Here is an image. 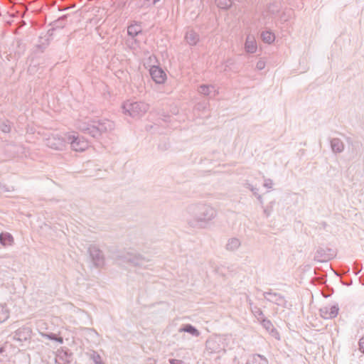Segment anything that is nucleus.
<instances>
[{
  "label": "nucleus",
  "mask_w": 364,
  "mask_h": 364,
  "mask_svg": "<svg viewBox=\"0 0 364 364\" xmlns=\"http://www.w3.org/2000/svg\"><path fill=\"white\" fill-rule=\"evenodd\" d=\"M188 224L193 228H205L217 215V210L210 205L192 204L187 207Z\"/></svg>",
  "instance_id": "nucleus-1"
},
{
  "label": "nucleus",
  "mask_w": 364,
  "mask_h": 364,
  "mask_svg": "<svg viewBox=\"0 0 364 364\" xmlns=\"http://www.w3.org/2000/svg\"><path fill=\"white\" fill-rule=\"evenodd\" d=\"M114 127V123L108 119L98 121L79 119L76 122V127L78 129L94 138H98L102 134L112 131Z\"/></svg>",
  "instance_id": "nucleus-2"
},
{
  "label": "nucleus",
  "mask_w": 364,
  "mask_h": 364,
  "mask_svg": "<svg viewBox=\"0 0 364 364\" xmlns=\"http://www.w3.org/2000/svg\"><path fill=\"white\" fill-rule=\"evenodd\" d=\"M149 109V105L144 102L127 100L122 105V112L132 118H139Z\"/></svg>",
  "instance_id": "nucleus-3"
},
{
  "label": "nucleus",
  "mask_w": 364,
  "mask_h": 364,
  "mask_svg": "<svg viewBox=\"0 0 364 364\" xmlns=\"http://www.w3.org/2000/svg\"><path fill=\"white\" fill-rule=\"evenodd\" d=\"M46 144L48 147L62 151L66 147V134L60 135L58 133H53L45 139Z\"/></svg>",
  "instance_id": "nucleus-4"
},
{
  "label": "nucleus",
  "mask_w": 364,
  "mask_h": 364,
  "mask_svg": "<svg viewBox=\"0 0 364 364\" xmlns=\"http://www.w3.org/2000/svg\"><path fill=\"white\" fill-rule=\"evenodd\" d=\"M70 144V147L75 151H83L88 147V142L79 135L66 134V144Z\"/></svg>",
  "instance_id": "nucleus-5"
},
{
  "label": "nucleus",
  "mask_w": 364,
  "mask_h": 364,
  "mask_svg": "<svg viewBox=\"0 0 364 364\" xmlns=\"http://www.w3.org/2000/svg\"><path fill=\"white\" fill-rule=\"evenodd\" d=\"M125 261L134 267L147 268L150 266V260L146 259L141 255L127 253L124 256Z\"/></svg>",
  "instance_id": "nucleus-6"
},
{
  "label": "nucleus",
  "mask_w": 364,
  "mask_h": 364,
  "mask_svg": "<svg viewBox=\"0 0 364 364\" xmlns=\"http://www.w3.org/2000/svg\"><path fill=\"white\" fill-rule=\"evenodd\" d=\"M339 308L337 304H329L320 309V314L325 319L335 318L338 314Z\"/></svg>",
  "instance_id": "nucleus-7"
},
{
  "label": "nucleus",
  "mask_w": 364,
  "mask_h": 364,
  "mask_svg": "<svg viewBox=\"0 0 364 364\" xmlns=\"http://www.w3.org/2000/svg\"><path fill=\"white\" fill-rule=\"evenodd\" d=\"M89 253L94 264L100 267L104 264V255L102 251L96 246L91 245L89 247Z\"/></svg>",
  "instance_id": "nucleus-8"
},
{
  "label": "nucleus",
  "mask_w": 364,
  "mask_h": 364,
  "mask_svg": "<svg viewBox=\"0 0 364 364\" xmlns=\"http://www.w3.org/2000/svg\"><path fill=\"white\" fill-rule=\"evenodd\" d=\"M221 342L220 337H214L207 341L206 347L212 353L220 352L223 349V346L220 345Z\"/></svg>",
  "instance_id": "nucleus-9"
},
{
  "label": "nucleus",
  "mask_w": 364,
  "mask_h": 364,
  "mask_svg": "<svg viewBox=\"0 0 364 364\" xmlns=\"http://www.w3.org/2000/svg\"><path fill=\"white\" fill-rule=\"evenodd\" d=\"M257 46L254 35L249 34L245 43V50L248 53H255L257 51Z\"/></svg>",
  "instance_id": "nucleus-10"
},
{
  "label": "nucleus",
  "mask_w": 364,
  "mask_h": 364,
  "mask_svg": "<svg viewBox=\"0 0 364 364\" xmlns=\"http://www.w3.org/2000/svg\"><path fill=\"white\" fill-rule=\"evenodd\" d=\"M31 337V330L28 327L18 328L14 334V338L23 341L30 339Z\"/></svg>",
  "instance_id": "nucleus-11"
},
{
  "label": "nucleus",
  "mask_w": 364,
  "mask_h": 364,
  "mask_svg": "<svg viewBox=\"0 0 364 364\" xmlns=\"http://www.w3.org/2000/svg\"><path fill=\"white\" fill-rule=\"evenodd\" d=\"M198 92L204 96H210L213 94V96L216 95V90L214 85H200L198 87Z\"/></svg>",
  "instance_id": "nucleus-12"
},
{
  "label": "nucleus",
  "mask_w": 364,
  "mask_h": 364,
  "mask_svg": "<svg viewBox=\"0 0 364 364\" xmlns=\"http://www.w3.org/2000/svg\"><path fill=\"white\" fill-rule=\"evenodd\" d=\"M241 246V240L237 237H230L228 240L225 249L230 252L237 251Z\"/></svg>",
  "instance_id": "nucleus-13"
},
{
  "label": "nucleus",
  "mask_w": 364,
  "mask_h": 364,
  "mask_svg": "<svg viewBox=\"0 0 364 364\" xmlns=\"http://www.w3.org/2000/svg\"><path fill=\"white\" fill-rule=\"evenodd\" d=\"M185 39L187 43L190 46H196L199 41V35L193 30H189L186 32Z\"/></svg>",
  "instance_id": "nucleus-14"
},
{
  "label": "nucleus",
  "mask_w": 364,
  "mask_h": 364,
  "mask_svg": "<svg viewBox=\"0 0 364 364\" xmlns=\"http://www.w3.org/2000/svg\"><path fill=\"white\" fill-rule=\"evenodd\" d=\"M331 146L334 153H341L345 147L343 141L338 138H334L331 141Z\"/></svg>",
  "instance_id": "nucleus-15"
},
{
  "label": "nucleus",
  "mask_w": 364,
  "mask_h": 364,
  "mask_svg": "<svg viewBox=\"0 0 364 364\" xmlns=\"http://www.w3.org/2000/svg\"><path fill=\"white\" fill-rule=\"evenodd\" d=\"M87 355L93 364H106L102 357L96 350H90Z\"/></svg>",
  "instance_id": "nucleus-16"
},
{
  "label": "nucleus",
  "mask_w": 364,
  "mask_h": 364,
  "mask_svg": "<svg viewBox=\"0 0 364 364\" xmlns=\"http://www.w3.org/2000/svg\"><path fill=\"white\" fill-rule=\"evenodd\" d=\"M178 331L186 332L193 336L198 337L200 335V331L191 324H185L179 328Z\"/></svg>",
  "instance_id": "nucleus-17"
},
{
  "label": "nucleus",
  "mask_w": 364,
  "mask_h": 364,
  "mask_svg": "<svg viewBox=\"0 0 364 364\" xmlns=\"http://www.w3.org/2000/svg\"><path fill=\"white\" fill-rule=\"evenodd\" d=\"M141 26L137 23L131 24L127 28V34L129 37H136L141 34Z\"/></svg>",
  "instance_id": "nucleus-18"
},
{
  "label": "nucleus",
  "mask_w": 364,
  "mask_h": 364,
  "mask_svg": "<svg viewBox=\"0 0 364 364\" xmlns=\"http://www.w3.org/2000/svg\"><path fill=\"white\" fill-rule=\"evenodd\" d=\"M10 316V310L6 304H0V323L8 320Z\"/></svg>",
  "instance_id": "nucleus-19"
},
{
  "label": "nucleus",
  "mask_w": 364,
  "mask_h": 364,
  "mask_svg": "<svg viewBox=\"0 0 364 364\" xmlns=\"http://www.w3.org/2000/svg\"><path fill=\"white\" fill-rule=\"evenodd\" d=\"M247 364H268V361L264 356L253 355L249 358Z\"/></svg>",
  "instance_id": "nucleus-20"
},
{
  "label": "nucleus",
  "mask_w": 364,
  "mask_h": 364,
  "mask_svg": "<svg viewBox=\"0 0 364 364\" xmlns=\"http://www.w3.org/2000/svg\"><path fill=\"white\" fill-rule=\"evenodd\" d=\"M14 242L13 236L9 232H2L0 234V243L4 245H11Z\"/></svg>",
  "instance_id": "nucleus-21"
},
{
  "label": "nucleus",
  "mask_w": 364,
  "mask_h": 364,
  "mask_svg": "<svg viewBox=\"0 0 364 364\" xmlns=\"http://www.w3.org/2000/svg\"><path fill=\"white\" fill-rule=\"evenodd\" d=\"M149 74L152 80L156 85L159 84V68L157 65H153L149 69Z\"/></svg>",
  "instance_id": "nucleus-22"
},
{
  "label": "nucleus",
  "mask_w": 364,
  "mask_h": 364,
  "mask_svg": "<svg viewBox=\"0 0 364 364\" xmlns=\"http://www.w3.org/2000/svg\"><path fill=\"white\" fill-rule=\"evenodd\" d=\"M262 40L267 43H271L274 41L275 36L270 31H264L261 34Z\"/></svg>",
  "instance_id": "nucleus-23"
},
{
  "label": "nucleus",
  "mask_w": 364,
  "mask_h": 364,
  "mask_svg": "<svg viewBox=\"0 0 364 364\" xmlns=\"http://www.w3.org/2000/svg\"><path fill=\"white\" fill-rule=\"evenodd\" d=\"M215 4L220 9H228L232 6V0H215Z\"/></svg>",
  "instance_id": "nucleus-24"
},
{
  "label": "nucleus",
  "mask_w": 364,
  "mask_h": 364,
  "mask_svg": "<svg viewBox=\"0 0 364 364\" xmlns=\"http://www.w3.org/2000/svg\"><path fill=\"white\" fill-rule=\"evenodd\" d=\"M126 45L131 49L135 50L139 46V42L136 37H129L126 40Z\"/></svg>",
  "instance_id": "nucleus-25"
},
{
  "label": "nucleus",
  "mask_w": 364,
  "mask_h": 364,
  "mask_svg": "<svg viewBox=\"0 0 364 364\" xmlns=\"http://www.w3.org/2000/svg\"><path fill=\"white\" fill-rule=\"evenodd\" d=\"M0 131L4 133H9L11 131V125L9 121H4L0 123Z\"/></svg>",
  "instance_id": "nucleus-26"
},
{
  "label": "nucleus",
  "mask_w": 364,
  "mask_h": 364,
  "mask_svg": "<svg viewBox=\"0 0 364 364\" xmlns=\"http://www.w3.org/2000/svg\"><path fill=\"white\" fill-rule=\"evenodd\" d=\"M266 66V61L263 58H259L256 63V69L257 70H262L264 69Z\"/></svg>",
  "instance_id": "nucleus-27"
},
{
  "label": "nucleus",
  "mask_w": 364,
  "mask_h": 364,
  "mask_svg": "<svg viewBox=\"0 0 364 364\" xmlns=\"http://www.w3.org/2000/svg\"><path fill=\"white\" fill-rule=\"evenodd\" d=\"M87 335L90 338H93V339L97 338L99 336L98 333L93 328H87Z\"/></svg>",
  "instance_id": "nucleus-28"
},
{
  "label": "nucleus",
  "mask_w": 364,
  "mask_h": 364,
  "mask_svg": "<svg viewBox=\"0 0 364 364\" xmlns=\"http://www.w3.org/2000/svg\"><path fill=\"white\" fill-rule=\"evenodd\" d=\"M262 325L267 330V331H272L273 330V325L269 320H262Z\"/></svg>",
  "instance_id": "nucleus-29"
},
{
  "label": "nucleus",
  "mask_w": 364,
  "mask_h": 364,
  "mask_svg": "<svg viewBox=\"0 0 364 364\" xmlns=\"http://www.w3.org/2000/svg\"><path fill=\"white\" fill-rule=\"evenodd\" d=\"M273 182L271 179H265L264 181V186L267 188H272Z\"/></svg>",
  "instance_id": "nucleus-30"
},
{
  "label": "nucleus",
  "mask_w": 364,
  "mask_h": 364,
  "mask_svg": "<svg viewBox=\"0 0 364 364\" xmlns=\"http://www.w3.org/2000/svg\"><path fill=\"white\" fill-rule=\"evenodd\" d=\"M159 0H144V6L149 7L155 5Z\"/></svg>",
  "instance_id": "nucleus-31"
},
{
  "label": "nucleus",
  "mask_w": 364,
  "mask_h": 364,
  "mask_svg": "<svg viewBox=\"0 0 364 364\" xmlns=\"http://www.w3.org/2000/svg\"><path fill=\"white\" fill-rule=\"evenodd\" d=\"M4 352L3 348H0V364H6L7 361L6 357L3 356L1 354Z\"/></svg>",
  "instance_id": "nucleus-32"
},
{
  "label": "nucleus",
  "mask_w": 364,
  "mask_h": 364,
  "mask_svg": "<svg viewBox=\"0 0 364 364\" xmlns=\"http://www.w3.org/2000/svg\"><path fill=\"white\" fill-rule=\"evenodd\" d=\"M48 45V40L47 38H45L44 42H43L41 45H38V47L41 50H43L47 47Z\"/></svg>",
  "instance_id": "nucleus-33"
},
{
  "label": "nucleus",
  "mask_w": 364,
  "mask_h": 364,
  "mask_svg": "<svg viewBox=\"0 0 364 364\" xmlns=\"http://www.w3.org/2000/svg\"><path fill=\"white\" fill-rule=\"evenodd\" d=\"M251 191L255 195L257 196V198L258 200L260 201V203H262V196L258 195L257 194V188H252V189H251Z\"/></svg>",
  "instance_id": "nucleus-34"
},
{
  "label": "nucleus",
  "mask_w": 364,
  "mask_h": 364,
  "mask_svg": "<svg viewBox=\"0 0 364 364\" xmlns=\"http://www.w3.org/2000/svg\"><path fill=\"white\" fill-rule=\"evenodd\" d=\"M360 350L364 353V337L360 338L359 342Z\"/></svg>",
  "instance_id": "nucleus-35"
},
{
  "label": "nucleus",
  "mask_w": 364,
  "mask_h": 364,
  "mask_svg": "<svg viewBox=\"0 0 364 364\" xmlns=\"http://www.w3.org/2000/svg\"><path fill=\"white\" fill-rule=\"evenodd\" d=\"M160 77H161V84L163 82L165 81V80L166 78V75L162 70H161Z\"/></svg>",
  "instance_id": "nucleus-36"
},
{
  "label": "nucleus",
  "mask_w": 364,
  "mask_h": 364,
  "mask_svg": "<svg viewBox=\"0 0 364 364\" xmlns=\"http://www.w3.org/2000/svg\"><path fill=\"white\" fill-rule=\"evenodd\" d=\"M171 364H183V362L180 360L171 359L169 360Z\"/></svg>",
  "instance_id": "nucleus-37"
},
{
  "label": "nucleus",
  "mask_w": 364,
  "mask_h": 364,
  "mask_svg": "<svg viewBox=\"0 0 364 364\" xmlns=\"http://www.w3.org/2000/svg\"><path fill=\"white\" fill-rule=\"evenodd\" d=\"M145 364H156V361L154 359L149 358Z\"/></svg>",
  "instance_id": "nucleus-38"
},
{
  "label": "nucleus",
  "mask_w": 364,
  "mask_h": 364,
  "mask_svg": "<svg viewBox=\"0 0 364 364\" xmlns=\"http://www.w3.org/2000/svg\"><path fill=\"white\" fill-rule=\"evenodd\" d=\"M254 313L255 314V315H256L257 316H262V311H261L259 309H257L254 311Z\"/></svg>",
  "instance_id": "nucleus-39"
},
{
  "label": "nucleus",
  "mask_w": 364,
  "mask_h": 364,
  "mask_svg": "<svg viewBox=\"0 0 364 364\" xmlns=\"http://www.w3.org/2000/svg\"><path fill=\"white\" fill-rule=\"evenodd\" d=\"M46 336L48 337L51 340H57L55 335L50 334V335H45Z\"/></svg>",
  "instance_id": "nucleus-40"
},
{
  "label": "nucleus",
  "mask_w": 364,
  "mask_h": 364,
  "mask_svg": "<svg viewBox=\"0 0 364 364\" xmlns=\"http://www.w3.org/2000/svg\"><path fill=\"white\" fill-rule=\"evenodd\" d=\"M248 188H250V190L251 191V189H252V188H254V186H252V185L250 184H248Z\"/></svg>",
  "instance_id": "nucleus-41"
},
{
  "label": "nucleus",
  "mask_w": 364,
  "mask_h": 364,
  "mask_svg": "<svg viewBox=\"0 0 364 364\" xmlns=\"http://www.w3.org/2000/svg\"><path fill=\"white\" fill-rule=\"evenodd\" d=\"M59 341H60V343H62V342H63V339L60 338L59 339Z\"/></svg>",
  "instance_id": "nucleus-42"
}]
</instances>
